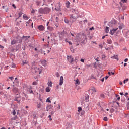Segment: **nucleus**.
I'll use <instances>...</instances> for the list:
<instances>
[{
  "instance_id": "1",
  "label": "nucleus",
  "mask_w": 129,
  "mask_h": 129,
  "mask_svg": "<svg viewBox=\"0 0 129 129\" xmlns=\"http://www.w3.org/2000/svg\"><path fill=\"white\" fill-rule=\"evenodd\" d=\"M31 68L32 69L35 70V73H39V74H41L42 73V70L40 68H38V63L35 61H33L31 64Z\"/></svg>"
},
{
  "instance_id": "2",
  "label": "nucleus",
  "mask_w": 129,
  "mask_h": 129,
  "mask_svg": "<svg viewBox=\"0 0 129 129\" xmlns=\"http://www.w3.org/2000/svg\"><path fill=\"white\" fill-rule=\"evenodd\" d=\"M74 12L76 13L74 14H73L71 17V21L72 22H75L78 18V11L74 10Z\"/></svg>"
},
{
  "instance_id": "3",
  "label": "nucleus",
  "mask_w": 129,
  "mask_h": 129,
  "mask_svg": "<svg viewBox=\"0 0 129 129\" xmlns=\"http://www.w3.org/2000/svg\"><path fill=\"white\" fill-rule=\"evenodd\" d=\"M82 102H88L89 101V96L88 95H85L81 98Z\"/></svg>"
},
{
  "instance_id": "4",
  "label": "nucleus",
  "mask_w": 129,
  "mask_h": 129,
  "mask_svg": "<svg viewBox=\"0 0 129 129\" xmlns=\"http://www.w3.org/2000/svg\"><path fill=\"white\" fill-rule=\"evenodd\" d=\"M81 37L79 35H78L76 36V39L74 40V42L76 43L75 44L76 46H79V43H80V41H81Z\"/></svg>"
},
{
  "instance_id": "5",
  "label": "nucleus",
  "mask_w": 129,
  "mask_h": 129,
  "mask_svg": "<svg viewBox=\"0 0 129 129\" xmlns=\"http://www.w3.org/2000/svg\"><path fill=\"white\" fill-rule=\"evenodd\" d=\"M56 11H61V3L59 2L55 4Z\"/></svg>"
},
{
  "instance_id": "6",
  "label": "nucleus",
  "mask_w": 129,
  "mask_h": 129,
  "mask_svg": "<svg viewBox=\"0 0 129 129\" xmlns=\"http://www.w3.org/2000/svg\"><path fill=\"white\" fill-rule=\"evenodd\" d=\"M63 83H64V78L63 76H61L59 80V85L61 86V85H63Z\"/></svg>"
},
{
  "instance_id": "7",
  "label": "nucleus",
  "mask_w": 129,
  "mask_h": 129,
  "mask_svg": "<svg viewBox=\"0 0 129 129\" xmlns=\"http://www.w3.org/2000/svg\"><path fill=\"white\" fill-rule=\"evenodd\" d=\"M117 30H118V28H113L110 31V35H114V33H115V32H116L117 31Z\"/></svg>"
},
{
  "instance_id": "8",
  "label": "nucleus",
  "mask_w": 129,
  "mask_h": 129,
  "mask_svg": "<svg viewBox=\"0 0 129 129\" xmlns=\"http://www.w3.org/2000/svg\"><path fill=\"white\" fill-rule=\"evenodd\" d=\"M68 60L70 62V64L73 62V58L71 56H67Z\"/></svg>"
},
{
  "instance_id": "9",
  "label": "nucleus",
  "mask_w": 129,
  "mask_h": 129,
  "mask_svg": "<svg viewBox=\"0 0 129 129\" xmlns=\"http://www.w3.org/2000/svg\"><path fill=\"white\" fill-rule=\"evenodd\" d=\"M89 91L91 94H93L94 93H95V92H96V90L95 89V88L93 87L89 90Z\"/></svg>"
},
{
  "instance_id": "10",
  "label": "nucleus",
  "mask_w": 129,
  "mask_h": 129,
  "mask_svg": "<svg viewBox=\"0 0 129 129\" xmlns=\"http://www.w3.org/2000/svg\"><path fill=\"white\" fill-rule=\"evenodd\" d=\"M43 11L45 14H48V13H49V12H50V9L48 7H46V8H45L43 10Z\"/></svg>"
},
{
  "instance_id": "11",
  "label": "nucleus",
  "mask_w": 129,
  "mask_h": 129,
  "mask_svg": "<svg viewBox=\"0 0 129 129\" xmlns=\"http://www.w3.org/2000/svg\"><path fill=\"white\" fill-rule=\"evenodd\" d=\"M12 91L13 92H14V93H19V89H18V88H13Z\"/></svg>"
},
{
  "instance_id": "12",
  "label": "nucleus",
  "mask_w": 129,
  "mask_h": 129,
  "mask_svg": "<svg viewBox=\"0 0 129 129\" xmlns=\"http://www.w3.org/2000/svg\"><path fill=\"white\" fill-rule=\"evenodd\" d=\"M51 108H53L52 105H47L46 106V111H49Z\"/></svg>"
},
{
  "instance_id": "13",
  "label": "nucleus",
  "mask_w": 129,
  "mask_h": 129,
  "mask_svg": "<svg viewBox=\"0 0 129 129\" xmlns=\"http://www.w3.org/2000/svg\"><path fill=\"white\" fill-rule=\"evenodd\" d=\"M38 29L39 31H44L45 30V27L43 25L38 26Z\"/></svg>"
},
{
  "instance_id": "14",
  "label": "nucleus",
  "mask_w": 129,
  "mask_h": 129,
  "mask_svg": "<svg viewBox=\"0 0 129 129\" xmlns=\"http://www.w3.org/2000/svg\"><path fill=\"white\" fill-rule=\"evenodd\" d=\"M124 27V25H123V24L121 23L120 24V25L119 26L118 28H119V30H122V29H123Z\"/></svg>"
},
{
  "instance_id": "15",
  "label": "nucleus",
  "mask_w": 129,
  "mask_h": 129,
  "mask_svg": "<svg viewBox=\"0 0 129 129\" xmlns=\"http://www.w3.org/2000/svg\"><path fill=\"white\" fill-rule=\"evenodd\" d=\"M66 8H70V3L69 1H67L66 2Z\"/></svg>"
},
{
  "instance_id": "16",
  "label": "nucleus",
  "mask_w": 129,
  "mask_h": 129,
  "mask_svg": "<svg viewBox=\"0 0 129 129\" xmlns=\"http://www.w3.org/2000/svg\"><path fill=\"white\" fill-rule=\"evenodd\" d=\"M27 91L29 92V93H34L33 90H32V87H30L28 89Z\"/></svg>"
},
{
  "instance_id": "17",
  "label": "nucleus",
  "mask_w": 129,
  "mask_h": 129,
  "mask_svg": "<svg viewBox=\"0 0 129 129\" xmlns=\"http://www.w3.org/2000/svg\"><path fill=\"white\" fill-rule=\"evenodd\" d=\"M46 92H50L51 91V88L47 87L45 89Z\"/></svg>"
},
{
  "instance_id": "18",
  "label": "nucleus",
  "mask_w": 129,
  "mask_h": 129,
  "mask_svg": "<svg viewBox=\"0 0 129 129\" xmlns=\"http://www.w3.org/2000/svg\"><path fill=\"white\" fill-rule=\"evenodd\" d=\"M23 19H24V20H29V18H30V17H28L27 15H23Z\"/></svg>"
},
{
  "instance_id": "19",
  "label": "nucleus",
  "mask_w": 129,
  "mask_h": 129,
  "mask_svg": "<svg viewBox=\"0 0 129 129\" xmlns=\"http://www.w3.org/2000/svg\"><path fill=\"white\" fill-rule=\"evenodd\" d=\"M52 84H53V83L51 81H49L47 83V85H48V86H49L50 87H52Z\"/></svg>"
},
{
  "instance_id": "20",
  "label": "nucleus",
  "mask_w": 129,
  "mask_h": 129,
  "mask_svg": "<svg viewBox=\"0 0 129 129\" xmlns=\"http://www.w3.org/2000/svg\"><path fill=\"white\" fill-rule=\"evenodd\" d=\"M101 98H105V93H102L100 95Z\"/></svg>"
},
{
  "instance_id": "21",
  "label": "nucleus",
  "mask_w": 129,
  "mask_h": 129,
  "mask_svg": "<svg viewBox=\"0 0 129 129\" xmlns=\"http://www.w3.org/2000/svg\"><path fill=\"white\" fill-rule=\"evenodd\" d=\"M42 64L43 65V66L45 67L47 64V61L46 60H43L41 61Z\"/></svg>"
},
{
  "instance_id": "22",
  "label": "nucleus",
  "mask_w": 129,
  "mask_h": 129,
  "mask_svg": "<svg viewBox=\"0 0 129 129\" xmlns=\"http://www.w3.org/2000/svg\"><path fill=\"white\" fill-rule=\"evenodd\" d=\"M3 9H4L5 11V12H8V10H9V9L8 8V6H3Z\"/></svg>"
},
{
  "instance_id": "23",
  "label": "nucleus",
  "mask_w": 129,
  "mask_h": 129,
  "mask_svg": "<svg viewBox=\"0 0 129 129\" xmlns=\"http://www.w3.org/2000/svg\"><path fill=\"white\" fill-rule=\"evenodd\" d=\"M16 43H17V40H13L12 41H11V45H15V44H16Z\"/></svg>"
},
{
  "instance_id": "24",
  "label": "nucleus",
  "mask_w": 129,
  "mask_h": 129,
  "mask_svg": "<svg viewBox=\"0 0 129 129\" xmlns=\"http://www.w3.org/2000/svg\"><path fill=\"white\" fill-rule=\"evenodd\" d=\"M42 107V103H39L37 104V108L40 109Z\"/></svg>"
},
{
  "instance_id": "25",
  "label": "nucleus",
  "mask_w": 129,
  "mask_h": 129,
  "mask_svg": "<svg viewBox=\"0 0 129 129\" xmlns=\"http://www.w3.org/2000/svg\"><path fill=\"white\" fill-rule=\"evenodd\" d=\"M105 32L106 33H109V27L106 26L105 29Z\"/></svg>"
},
{
  "instance_id": "26",
  "label": "nucleus",
  "mask_w": 129,
  "mask_h": 129,
  "mask_svg": "<svg viewBox=\"0 0 129 129\" xmlns=\"http://www.w3.org/2000/svg\"><path fill=\"white\" fill-rule=\"evenodd\" d=\"M75 82H76V84H78V85H79L80 84V82L78 79L76 80L75 81Z\"/></svg>"
},
{
  "instance_id": "27",
  "label": "nucleus",
  "mask_w": 129,
  "mask_h": 129,
  "mask_svg": "<svg viewBox=\"0 0 129 129\" xmlns=\"http://www.w3.org/2000/svg\"><path fill=\"white\" fill-rule=\"evenodd\" d=\"M113 59H115L116 60H118V56L115 55L112 57Z\"/></svg>"
},
{
  "instance_id": "28",
  "label": "nucleus",
  "mask_w": 129,
  "mask_h": 129,
  "mask_svg": "<svg viewBox=\"0 0 129 129\" xmlns=\"http://www.w3.org/2000/svg\"><path fill=\"white\" fill-rule=\"evenodd\" d=\"M107 43L108 44H112V41L110 39L107 40Z\"/></svg>"
},
{
  "instance_id": "29",
  "label": "nucleus",
  "mask_w": 129,
  "mask_h": 129,
  "mask_svg": "<svg viewBox=\"0 0 129 129\" xmlns=\"http://www.w3.org/2000/svg\"><path fill=\"white\" fill-rule=\"evenodd\" d=\"M11 67L12 68H16V64L15 63H12Z\"/></svg>"
},
{
  "instance_id": "30",
  "label": "nucleus",
  "mask_w": 129,
  "mask_h": 129,
  "mask_svg": "<svg viewBox=\"0 0 129 129\" xmlns=\"http://www.w3.org/2000/svg\"><path fill=\"white\" fill-rule=\"evenodd\" d=\"M126 2H127V0H121V2H120V5H122L121 3L122 2V3H126Z\"/></svg>"
},
{
  "instance_id": "31",
  "label": "nucleus",
  "mask_w": 129,
  "mask_h": 129,
  "mask_svg": "<svg viewBox=\"0 0 129 129\" xmlns=\"http://www.w3.org/2000/svg\"><path fill=\"white\" fill-rule=\"evenodd\" d=\"M46 102H49V103H51V101L50 100V98H48L46 99Z\"/></svg>"
},
{
  "instance_id": "32",
  "label": "nucleus",
  "mask_w": 129,
  "mask_h": 129,
  "mask_svg": "<svg viewBox=\"0 0 129 129\" xmlns=\"http://www.w3.org/2000/svg\"><path fill=\"white\" fill-rule=\"evenodd\" d=\"M55 76L56 77H60V74H59V73H58V72L56 73Z\"/></svg>"
},
{
  "instance_id": "33",
  "label": "nucleus",
  "mask_w": 129,
  "mask_h": 129,
  "mask_svg": "<svg viewBox=\"0 0 129 129\" xmlns=\"http://www.w3.org/2000/svg\"><path fill=\"white\" fill-rule=\"evenodd\" d=\"M51 117H52V116L51 115H49L48 116V118H49L50 121H52V120H53V119L51 118Z\"/></svg>"
},
{
  "instance_id": "34",
  "label": "nucleus",
  "mask_w": 129,
  "mask_h": 129,
  "mask_svg": "<svg viewBox=\"0 0 129 129\" xmlns=\"http://www.w3.org/2000/svg\"><path fill=\"white\" fill-rule=\"evenodd\" d=\"M12 113L13 115H16V110H13Z\"/></svg>"
},
{
  "instance_id": "35",
  "label": "nucleus",
  "mask_w": 129,
  "mask_h": 129,
  "mask_svg": "<svg viewBox=\"0 0 129 129\" xmlns=\"http://www.w3.org/2000/svg\"><path fill=\"white\" fill-rule=\"evenodd\" d=\"M23 38L24 39H25V40H28V39H29V38H30V36H23Z\"/></svg>"
},
{
  "instance_id": "36",
  "label": "nucleus",
  "mask_w": 129,
  "mask_h": 129,
  "mask_svg": "<svg viewBox=\"0 0 129 129\" xmlns=\"http://www.w3.org/2000/svg\"><path fill=\"white\" fill-rule=\"evenodd\" d=\"M128 81V79H126L125 80H124L123 83H124V84H125L126 82H127Z\"/></svg>"
},
{
  "instance_id": "37",
  "label": "nucleus",
  "mask_w": 129,
  "mask_h": 129,
  "mask_svg": "<svg viewBox=\"0 0 129 129\" xmlns=\"http://www.w3.org/2000/svg\"><path fill=\"white\" fill-rule=\"evenodd\" d=\"M64 22L66 24H68L69 23V21L66 19H64Z\"/></svg>"
},
{
  "instance_id": "38",
  "label": "nucleus",
  "mask_w": 129,
  "mask_h": 129,
  "mask_svg": "<svg viewBox=\"0 0 129 129\" xmlns=\"http://www.w3.org/2000/svg\"><path fill=\"white\" fill-rule=\"evenodd\" d=\"M37 84H38L37 82H33L32 83V85H37Z\"/></svg>"
},
{
  "instance_id": "39",
  "label": "nucleus",
  "mask_w": 129,
  "mask_h": 129,
  "mask_svg": "<svg viewBox=\"0 0 129 129\" xmlns=\"http://www.w3.org/2000/svg\"><path fill=\"white\" fill-rule=\"evenodd\" d=\"M103 119L105 121H107V120H108V118L106 117H104Z\"/></svg>"
},
{
  "instance_id": "40",
  "label": "nucleus",
  "mask_w": 129,
  "mask_h": 129,
  "mask_svg": "<svg viewBox=\"0 0 129 129\" xmlns=\"http://www.w3.org/2000/svg\"><path fill=\"white\" fill-rule=\"evenodd\" d=\"M85 110L87 112L88 111V110H89V108L88 107L85 108Z\"/></svg>"
},
{
  "instance_id": "41",
  "label": "nucleus",
  "mask_w": 129,
  "mask_h": 129,
  "mask_svg": "<svg viewBox=\"0 0 129 129\" xmlns=\"http://www.w3.org/2000/svg\"><path fill=\"white\" fill-rule=\"evenodd\" d=\"M22 15H23V13H22V12H20L19 13V17H22Z\"/></svg>"
},
{
  "instance_id": "42",
  "label": "nucleus",
  "mask_w": 129,
  "mask_h": 129,
  "mask_svg": "<svg viewBox=\"0 0 129 129\" xmlns=\"http://www.w3.org/2000/svg\"><path fill=\"white\" fill-rule=\"evenodd\" d=\"M82 110V108L81 107H79L78 108V111L79 112H80Z\"/></svg>"
},
{
  "instance_id": "43",
  "label": "nucleus",
  "mask_w": 129,
  "mask_h": 129,
  "mask_svg": "<svg viewBox=\"0 0 129 129\" xmlns=\"http://www.w3.org/2000/svg\"><path fill=\"white\" fill-rule=\"evenodd\" d=\"M15 82L19 83V81H18V78H17V77L15 79Z\"/></svg>"
},
{
  "instance_id": "44",
  "label": "nucleus",
  "mask_w": 129,
  "mask_h": 129,
  "mask_svg": "<svg viewBox=\"0 0 129 129\" xmlns=\"http://www.w3.org/2000/svg\"><path fill=\"white\" fill-rule=\"evenodd\" d=\"M61 109V106H60V104H58V107H57V109Z\"/></svg>"
},
{
  "instance_id": "45",
  "label": "nucleus",
  "mask_w": 129,
  "mask_h": 129,
  "mask_svg": "<svg viewBox=\"0 0 129 129\" xmlns=\"http://www.w3.org/2000/svg\"><path fill=\"white\" fill-rule=\"evenodd\" d=\"M27 64H28V62H27V61H23V63H22V64L23 65H27Z\"/></svg>"
},
{
  "instance_id": "46",
  "label": "nucleus",
  "mask_w": 129,
  "mask_h": 129,
  "mask_svg": "<svg viewBox=\"0 0 129 129\" xmlns=\"http://www.w3.org/2000/svg\"><path fill=\"white\" fill-rule=\"evenodd\" d=\"M47 29H48V30H50V31H51V30H52V28L51 27H50V26H48V27H47Z\"/></svg>"
},
{
  "instance_id": "47",
  "label": "nucleus",
  "mask_w": 129,
  "mask_h": 129,
  "mask_svg": "<svg viewBox=\"0 0 129 129\" xmlns=\"http://www.w3.org/2000/svg\"><path fill=\"white\" fill-rule=\"evenodd\" d=\"M81 62H82V63H84V59L83 58H81L80 60Z\"/></svg>"
},
{
  "instance_id": "48",
  "label": "nucleus",
  "mask_w": 129,
  "mask_h": 129,
  "mask_svg": "<svg viewBox=\"0 0 129 129\" xmlns=\"http://www.w3.org/2000/svg\"><path fill=\"white\" fill-rule=\"evenodd\" d=\"M9 79H10L12 81L13 79H14V78H13V77H9Z\"/></svg>"
},
{
  "instance_id": "49",
  "label": "nucleus",
  "mask_w": 129,
  "mask_h": 129,
  "mask_svg": "<svg viewBox=\"0 0 129 129\" xmlns=\"http://www.w3.org/2000/svg\"><path fill=\"white\" fill-rule=\"evenodd\" d=\"M99 47L100 48H101V49H102V48H103V46L102 45V44L99 45Z\"/></svg>"
},
{
  "instance_id": "50",
  "label": "nucleus",
  "mask_w": 129,
  "mask_h": 129,
  "mask_svg": "<svg viewBox=\"0 0 129 129\" xmlns=\"http://www.w3.org/2000/svg\"><path fill=\"white\" fill-rule=\"evenodd\" d=\"M40 91H41V92H44V89H40Z\"/></svg>"
},
{
  "instance_id": "51",
  "label": "nucleus",
  "mask_w": 129,
  "mask_h": 129,
  "mask_svg": "<svg viewBox=\"0 0 129 129\" xmlns=\"http://www.w3.org/2000/svg\"><path fill=\"white\" fill-rule=\"evenodd\" d=\"M4 48H5V47L0 45V49H4Z\"/></svg>"
},
{
  "instance_id": "52",
  "label": "nucleus",
  "mask_w": 129,
  "mask_h": 129,
  "mask_svg": "<svg viewBox=\"0 0 129 129\" xmlns=\"http://www.w3.org/2000/svg\"><path fill=\"white\" fill-rule=\"evenodd\" d=\"M68 43H69V45H72V43L71 42V41H69L68 42Z\"/></svg>"
},
{
  "instance_id": "53",
  "label": "nucleus",
  "mask_w": 129,
  "mask_h": 129,
  "mask_svg": "<svg viewBox=\"0 0 129 129\" xmlns=\"http://www.w3.org/2000/svg\"><path fill=\"white\" fill-rule=\"evenodd\" d=\"M36 4L37 6H39L40 5V2H36Z\"/></svg>"
},
{
  "instance_id": "54",
  "label": "nucleus",
  "mask_w": 129,
  "mask_h": 129,
  "mask_svg": "<svg viewBox=\"0 0 129 129\" xmlns=\"http://www.w3.org/2000/svg\"><path fill=\"white\" fill-rule=\"evenodd\" d=\"M90 30L91 31H92V30H94V27L90 28Z\"/></svg>"
},
{
  "instance_id": "55",
  "label": "nucleus",
  "mask_w": 129,
  "mask_h": 129,
  "mask_svg": "<svg viewBox=\"0 0 129 129\" xmlns=\"http://www.w3.org/2000/svg\"><path fill=\"white\" fill-rule=\"evenodd\" d=\"M127 61H128V58L125 59L124 62H126Z\"/></svg>"
},
{
  "instance_id": "56",
  "label": "nucleus",
  "mask_w": 129,
  "mask_h": 129,
  "mask_svg": "<svg viewBox=\"0 0 129 129\" xmlns=\"http://www.w3.org/2000/svg\"><path fill=\"white\" fill-rule=\"evenodd\" d=\"M31 13H35V10L33 9L31 11Z\"/></svg>"
},
{
  "instance_id": "57",
  "label": "nucleus",
  "mask_w": 129,
  "mask_h": 129,
  "mask_svg": "<svg viewBox=\"0 0 129 129\" xmlns=\"http://www.w3.org/2000/svg\"><path fill=\"white\" fill-rule=\"evenodd\" d=\"M126 95H128V93H125L124 94L125 96H126Z\"/></svg>"
},
{
  "instance_id": "58",
  "label": "nucleus",
  "mask_w": 129,
  "mask_h": 129,
  "mask_svg": "<svg viewBox=\"0 0 129 129\" xmlns=\"http://www.w3.org/2000/svg\"><path fill=\"white\" fill-rule=\"evenodd\" d=\"M12 7H14V8L16 9V6H15V4H12Z\"/></svg>"
},
{
  "instance_id": "59",
  "label": "nucleus",
  "mask_w": 129,
  "mask_h": 129,
  "mask_svg": "<svg viewBox=\"0 0 129 129\" xmlns=\"http://www.w3.org/2000/svg\"><path fill=\"white\" fill-rule=\"evenodd\" d=\"M108 74L110 76V75H111V73L110 72H109L108 73Z\"/></svg>"
},
{
  "instance_id": "60",
  "label": "nucleus",
  "mask_w": 129,
  "mask_h": 129,
  "mask_svg": "<svg viewBox=\"0 0 129 129\" xmlns=\"http://www.w3.org/2000/svg\"><path fill=\"white\" fill-rule=\"evenodd\" d=\"M117 100H120V97H118Z\"/></svg>"
},
{
  "instance_id": "61",
  "label": "nucleus",
  "mask_w": 129,
  "mask_h": 129,
  "mask_svg": "<svg viewBox=\"0 0 129 129\" xmlns=\"http://www.w3.org/2000/svg\"><path fill=\"white\" fill-rule=\"evenodd\" d=\"M84 23H87V20H85L84 21Z\"/></svg>"
},
{
  "instance_id": "62",
  "label": "nucleus",
  "mask_w": 129,
  "mask_h": 129,
  "mask_svg": "<svg viewBox=\"0 0 129 129\" xmlns=\"http://www.w3.org/2000/svg\"><path fill=\"white\" fill-rule=\"evenodd\" d=\"M101 81H102V82H103V81H104V78H102V79L101 80Z\"/></svg>"
},
{
  "instance_id": "63",
  "label": "nucleus",
  "mask_w": 129,
  "mask_h": 129,
  "mask_svg": "<svg viewBox=\"0 0 129 129\" xmlns=\"http://www.w3.org/2000/svg\"><path fill=\"white\" fill-rule=\"evenodd\" d=\"M108 77H109L108 76H106L105 77V79H107V78H108Z\"/></svg>"
},
{
  "instance_id": "64",
  "label": "nucleus",
  "mask_w": 129,
  "mask_h": 129,
  "mask_svg": "<svg viewBox=\"0 0 129 129\" xmlns=\"http://www.w3.org/2000/svg\"><path fill=\"white\" fill-rule=\"evenodd\" d=\"M120 95H123V93H121V92L120 93Z\"/></svg>"
}]
</instances>
